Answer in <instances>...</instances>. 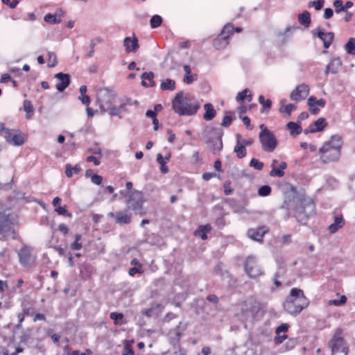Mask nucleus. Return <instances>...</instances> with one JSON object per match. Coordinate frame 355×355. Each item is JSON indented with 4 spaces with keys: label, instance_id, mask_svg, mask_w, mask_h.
Listing matches in <instances>:
<instances>
[{
    "label": "nucleus",
    "instance_id": "obj_1",
    "mask_svg": "<svg viewBox=\"0 0 355 355\" xmlns=\"http://www.w3.org/2000/svg\"><path fill=\"white\" fill-rule=\"evenodd\" d=\"M282 208L286 210L287 215L293 213L294 217L302 225H306L310 216L315 214L314 201H284Z\"/></svg>",
    "mask_w": 355,
    "mask_h": 355
},
{
    "label": "nucleus",
    "instance_id": "obj_2",
    "mask_svg": "<svg viewBox=\"0 0 355 355\" xmlns=\"http://www.w3.org/2000/svg\"><path fill=\"white\" fill-rule=\"evenodd\" d=\"M309 304V300L304 295V291L300 288H293L284 303V309L288 314L297 316Z\"/></svg>",
    "mask_w": 355,
    "mask_h": 355
},
{
    "label": "nucleus",
    "instance_id": "obj_3",
    "mask_svg": "<svg viewBox=\"0 0 355 355\" xmlns=\"http://www.w3.org/2000/svg\"><path fill=\"white\" fill-rule=\"evenodd\" d=\"M341 137L338 135H332L330 139L319 149L320 159L323 163L336 162L339 159L342 148Z\"/></svg>",
    "mask_w": 355,
    "mask_h": 355
},
{
    "label": "nucleus",
    "instance_id": "obj_4",
    "mask_svg": "<svg viewBox=\"0 0 355 355\" xmlns=\"http://www.w3.org/2000/svg\"><path fill=\"white\" fill-rule=\"evenodd\" d=\"M12 201H0V234L14 230L17 215L12 211Z\"/></svg>",
    "mask_w": 355,
    "mask_h": 355
},
{
    "label": "nucleus",
    "instance_id": "obj_5",
    "mask_svg": "<svg viewBox=\"0 0 355 355\" xmlns=\"http://www.w3.org/2000/svg\"><path fill=\"white\" fill-rule=\"evenodd\" d=\"M174 112L179 115L190 116L195 114L200 106L184 95L182 92L176 94L172 101Z\"/></svg>",
    "mask_w": 355,
    "mask_h": 355
},
{
    "label": "nucleus",
    "instance_id": "obj_6",
    "mask_svg": "<svg viewBox=\"0 0 355 355\" xmlns=\"http://www.w3.org/2000/svg\"><path fill=\"white\" fill-rule=\"evenodd\" d=\"M222 136L220 130L212 127H206L201 133L202 139L214 154L218 153L223 148Z\"/></svg>",
    "mask_w": 355,
    "mask_h": 355
},
{
    "label": "nucleus",
    "instance_id": "obj_7",
    "mask_svg": "<svg viewBox=\"0 0 355 355\" xmlns=\"http://www.w3.org/2000/svg\"><path fill=\"white\" fill-rule=\"evenodd\" d=\"M343 330L337 328L335 330L331 340L329 341V347L331 350V355H347L349 352L346 341L342 336Z\"/></svg>",
    "mask_w": 355,
    "mask_h": 355
},
{
    "label": "nucleus",
    "instance_id": "obj_8",
    "mask_svg": "<svg viewBox=\"0 0 355 355\" xmlns=\"http://www.w3.org/2000/svg\"><path fill=\"white\" fill-rule=\"evenodd\" d=\"M262 149L266 152H273L278 142L275 135L268 129L262 130L259 135Z\"/></svg>",
    "mask_w": 355,
    "mask_h": 355
},
{
    "label": "nucleus",
    "instance_id": "obj_9",
    "mask_svg": "<svg viewBox=\"0 0 355 355\" xmlns=\"http://www.w3.org/2000/svg\"><path fill=\"white\" fill-rule=\"evenodd\" d=\"M116 97V94L114 90L108 87L101 88L97 93V103L100 107L101 111L109 105L114 103Z\"/></svg>",
    "mask_w": 355,
    "mask_h": 355
},
{
    "label": "nucleus",
    "instance_id": "obj_10",
    "mask_svg": "<svg viewBox=\"0 0 355 355\" xmlns=\"http://www.w3.org/2000/svg\"><path fill=\"white\" fill-rule=\"evenodd\" d=\"M244 268L245 272L250 277L254 278L262 275L260 267L257 265L254 258L252 257H248L246 259Z\"/></svg>",
    "mask_w": 355,
    "mask_h": 355
},
{
    "label": "nucleus",
    "instance_id": "obj_11",
    "mask_svg": "<svg viewBox=\"0 0 355 355\" xmlns=\"http://www.w3.org/2000/svg\"><path fill=\"white\" fill-rule=\"evenodd\" d=\"M107 216L111 218H114L115 223L120 225H128L132 221V214L128 209L119 211L115 213L110 212Z\"/></svg>",
    "mask_w": 355,
    "mask_h": 355
},
{
    "label": "nucleus",
    "instance_id": "obj_12",
    "mask_svg": "<svg viewBox=\"0 0 355 355\" xmlns=\"http://www.w3.org/2000/svg\"><path fill=\"white\" fill-rule=\"evenodd\" d=\"M269 231L266 226H260L257 228H251L248 231V236L252 240L257 241L259 243H263V236Z\"/></svg>",
    "mask_w": 355,
    "mask_h": 355
},
{
    "label": "nucleus",
    "instance_id": "obj_13",
    "mask_svg": "<svg viewBox=\"0 0 355 355\" xmlns=\"http://www.w3.org/2000/svg\"><path fill=\"white\" fill-rule=\"evenodd\" d=\"M309 93V86L306 84H300L291 94L290 98L293 101H300L304 99Z\"/></svg>",
    "mask_w": 355,
    "mask_h": 355
},
{
    "label": "nucleus",
    "instance_id": "obj_14",
    "mask_svg": "<svg viewBox=\"0 0 355 355\" xmlns=\"http://www.w3.org/2000/svg\"><path fill=\"white\" fill-rule=\"evenodd\" d=\"M343 66V62L339 57L332 58L327 64L324 73L327 76L329 73L336 74L338 73Z\"/></svg>",
    "mask_w": 355,
    "mask_h": 355
},
{
    "label": "nucleus",
    "instance_id": "obj_15",
    "mask_svg": "<svg viewBox=\"0 0 355 355\" xmlns=\"http://www.w3.org/2000/svg\"><path fill=\"white\" fill-rule=\"evenodd\" d=\"M55 78L58 80L56 89L59 92H63L70 84L71 77L68 73L60 72L55 75Z\"/></svg>",
    "mask_w": 355,
    "mask_h": 355
},
{
    "label": "nucleus",
    "instance_id": "obj_16",
    "mask_svg": "<svg viewBox=\"0 0 355 355\" xmlns=\"http://www.w3.org/2000/svg\"><path fill=\"white\" fill-rule=\"evenodd\" d=\"M5 138L6 141L15 146H21L24 143V139L20 133H14L9 130H5Z\"/></svg>",
    "mask_w": 355,
    "mask_h": 355
},
{
    "label": "nucleus",
    "instance_id": "obj_17",
    "mask_svg": "<svg viewBox=\"0 0 355 355\" xmlns=\"http://www.w3.org/2000/svg\"><path fill=\"white\" fill-rule=\"evenodd\" d=\"M345 224V220L342 214L334 215V223L329 225L327 230L329 234H335Z\"/></svg>",
    "mask_w": 355,
    "mask_h": 355
},
{
    "label": "nucleus",
    "instance_id": "obj_18",
    "mask_svg": "<svg viewBox=\"0 0 355 355\" xmlns=\"http://www.w3.org/2000/svg\"><path fill=\"white\" fill-rule=\"evenodd\" d=\"M144 201H128V208L135 211V214L144 215L147 210L143 207Z\"/></svg>",
    "mask_w": 355,
    "mask_h": 355
},
{
    "label": "nucleus",
    "instance_id": "obj_19",
    "mask_svg": "<svg viewBox=\"0 0 355 355\" xmlns=\"http://www.w3.org/2000/svg\"><path fill=\"white\" fill-rule=\"evenodd\" d=\"M318 37L323 42L324 47L328 49L332 43L334 34L332 32L324 33L321 30H319Z\"/></svg>",
    "mask_w": 355,
    "mask_h": 355
},
{
    "label": "nucleus",
    "instance_id": "obj_20",
    "mask_svg": "<svg viewBox=\"0 0 355 355\" xmlns=\"http://www.w3.org/2000/svg\"><path fill=\"white\" fill-rule=\"evenodd\" d=\"M123 44L125 47L126 52H135L139 47L138 44V40L136 37L131 39L129 37H127L123 40Z\"/></svg>",
    "mask_w": 355,
    "mask_h": 355
},
{
    "label": "nucleus",
    "instance_id": "obj_21",
    "mask_svg": "<svg viewBox=\"0 0 355 355\" xmlns=\"http://www.w3.org/2000/svg\"><path fill=\"white\" fill-rule=\"evenodd\" d=\"M287 168V164L286 162H282L279 166L275 168H272L271 171L269 172V175L270 177H277L282 178L284 176L285 173L284 170Z\"/></svg>",
    "mask_w": 355,
    "mask_h": 355
},
{
    "label": "nucleus",
    "instance_id": "obj_22",
    "mask_svg": "<svg viewBox=\"0 0 355 355\" xmlns=\"http://www.w3.org/2000/svg\"><path fill=\"white\" fill-rule=\"evenodd\" d=\"M234 152L239 159L243 158L246 155V148L244 145L241 143L240 135H236V144L234 148Z\"/></svg>",
    "mask_w": 355,
    "mask_h": 355
},
{
    "label": "nucleus",
    "instance_id": "obj_23",
    "mask_svg": "<svg viewBox=\"0 0 355 355\" xmlns=\"http://www.w3.org/2000/svg\"><path fill=\"white\" fill-rule=\"evenodd\" d=\"M205 113L203 119L207 121L212 120L216 116V111L211 103H207L204 105Z\"/></svg>",
    "mask_w": 355,
    "mask_h": 355
},
{
    "label": "nucleus",
    "instance_id": "obj_24",
    "mask_svg": "<svg viewBox=\"0 0 355 355\" xmlns=\"http://www.w3.org/2000/svg\"><path fill=\"white\" fill-rule=\"evenodd\" d=\"M230 38V35H225L224 37L221 35H219L213 42V45L216 49H222L225 48L228 44V39Z\"/></svg>",
    "mask_w": 355,
    "mask_h": 355
},
{
    "label": "nucleus",
    "instance_id": "obj_25",
    "mask_svg": "<svg viewBox=\"0 0 355 355\" xmlns=\"http://www.w3.org/2000/svg\"><path fill=\"white\" fill-rule=\"evenodd\" d=\"M18 256L19 261L22 265L27 266L29 264L31 254L28 248L26 247L21 248L18 252Z\"/></svg>",
    "mask_w": 355,
    "mask_h": 355
},
{
    "label": "nucleus",
    "instance_id": "obj_26",
    "mask_svg": "<svg viewBox=\"0 0 355 355\" xmlns=\"http://www.w3.org/2000/svg\"><path fill=\"white\" fill-rule=\"evenodd\" d=\"M141 78L142 80L141 85L144 87H154L155 85V83L153 80L154 79V73L153 72H144L141 76Z\"/></svg>",
    "mask_w": 355,
    "mask_h": 355
},
{
    "label": "nucleus",
    "instance_id": "obj_27",
    "mask_svg": "<svg viewBox=\"0 0 355 355\" xmlns=\"http://www.w3.org/2000/svg\"><path fill=\"white\" fill-rule=\"evenodd\" d=\"M327 123L324 119L320 118L310 125V131L312 133L322 131L326 126Z\"/></svg>",
    "mask_w": 355,
    "mask_h": 355
},
{
    "label": "nucleus",
    "instance_id": "obj_28",
    "mask_svg": "<svg viewBox=\"0 0 355 355\" xmlns=\"http://www.w3.org/2000/svg\"><path fill=\"white\" fill-rule=\"evenodd\" d=\"M181 324H182V322H180L179 324L174 329V331H175V337L171 338L170 343H171V344H172L173 345H175L176 344H179L180 339L182 334V331H184L186 329V327H183L182 329H181Z\"/></svg>",
    "mask_w": 355,
    "mask_h": 355
},
{
    "label": "nucleus",
    "instance_id": "obj_29",
    "mask_svg": "<svg viewBox=\"0 0 355 355\" xmlns=\"http://www.w3.org/2000/svg\"><path fill=\"white\" fill-rule=\"evenodd\" d=\"M102 113L107 112L111 116H117L121 118V112L119 111V107L114 105L113 103L109 105L107 107L101 111Z\"/></svg>",
    "mask_w": 355,
    "mask_h": 355
},
{
    "label": "nucleus",
    "instance_id": "obj_30",
    "mask_svg": "<svg viewBox=\"0 0 355 355\" xmlns=\"http://www.w3.org/2000/svg\"><path fill=\"white\" fill-rule=\"evenodd\" d=\"M211 229L210 225L207 224L205 225H201L198 227V229L195 232L196 235H198L201 237L202 239L205 240L207 238V233L209 232Z\"/></svg>",
    "mask_w": 355,
    "mask_h": 355
},
{
    "label": "nucleus",
    "instance_id": "obj_31",
    "mask_svg": "<svg viewBox=\"0 0 355 355\" xmlns=\"http://www.w3.org/2000/svg\"><path fill=\"white\" fill-rule=\"evenodd\" d=\"M285 102H286V100H282L280 101L282 106L279 108V112H285L288 114V116H290L292 111H293L296 109V105L294 104H291V103L288 104V105H284Z\"/></svg>",
    "mask_w": 355,
    "mask_h": 355
},
{
    "label": "nucleus",
    "instance_id": "obj_32",
    "mask_svg": "<svg viewBox=\"0 0 355 355\" xmlns=\"http://www.w3.org/2000/svg\"><path fill=\"white\" fill-rule=\"evenodd\" d=\"M81 171L80 166L76 164L74 166H71L69 164H66L65 174L67 177L71 178L73 174H78Z\"/></svg>",
    "mask_w": 355,
    "mask_h": 355
},
{
    "label": "nucleus",
    "instance_id": "obj_33",
    "mask_svg": "<svg viewBox=\"0 0 355 355\" xmlns=\"http://www.w3.org/2000/svg\"><path fill=\"white\" fill-rule=\"evenodd\" d=\"M160 88L162 90H171L173 91L175 89V82L170 78H167L162 81L160 85Z\"/></svg>",
    "mask_w": 355,
    "mask_h": 355
},
{
    "label": "nucleus",
    "instance_id": "obj_34",
    "mask_svg": "<svg viewBox=\"0 0 355 355\" xmlns=\"http://www.w3.org/2000/svg\"><path fill=\"white\" fill-rule=\"evenodd\" d=\"M287 128L290 130L291 135H297L302 132V128L299 124L295 122H289L287 124Z\"/></svg>",
    "mask_w": 355,
    "mask_h": 355
},
{
    "label": "nucleus",
    "instance_id": "obj_35",
    "mask_svg": "<svg viewBox=\"0 0 355 355\" xmlns=\"http://www.w3.org/2000/svg\"><path fill=\"white\" fill-rule=\"evenodd\" d=\"M60 201H52L53 205L55 208V210L60 214L62 216H67L71 217V214L67 213L66 207H62L60 205Z\"/></svg>",
    "mask_w": 355,
    "mask_h": 355
},
{
    "label": "nucleus",
    "instance_id": "obj_36",
    "mask_svg": "<svg viewBox=\"0 0 355 355\" xmlns=\"http://www.w3.org/2000/svg\"><path fill=\"white\" fill-rule=\"evenodd\" d=\"M298 21L302 25H309L311 23V15L308 11H304L298 15Z\"/></svg>",
    "mask_w": 355,
    "mask_h": 355
},
{
    "label": "nucleus",
    "instance_id": "obj_37",
    "mask_svg": "<svg viewBox=\"0 0 355 355\" xmlns=\"http://www.w3.org/2000/svg\"><path fill=\"white\" fill-rule=\"evenodd\" d=\"M345 50L348 54L355 55V39L351 37L345 45Z\"/></svg>",
    "mask_w": 355,
    "mask_h": 355
},
{
    "label": "nucleus",
    "instance_id": "obj_38",
    "mask_svg": "<svg viewBox=\"0 0 355 355\" xmlns=\"http://www.w3.org/2000/svg\"><path fill=\"white\" fill-rule=\"evenodd\" d=\"M232 112H230V111H225V116L222 120V122H221V125L223 127H229L232 121H233V116H232Z\"/></svg>",
    "mask_w": 355,
    "mask_h": 355
},
{
    "label": "nucleus",
    "instance_id": "obj_39",
    "mask_svg": "<svg viewBox=\"0 0 355 355\" xmlns=\"http://www.w3.org/2000/svg\"><path fill=\"white\" fill-rule=\"evenodd\" d=\"M162 308V306L161 304H153L150 308L142 311V314L147 317H151L154 314V311H155V309H161Z\"/></svg>",
    "mask_w": 355,
    "mask_h": 355
},
{
    "label": "nucleus",
    "instance_id": "obj_40",
    "mask_svg": "<svg viewBox=\"0 0 355 355\" xmlns=\"http://www.w3.org/2000/svg\"><path fill=\"white\" fill-rule=\"evenodd\" d=\"M44 20L45 22L52 24H60L61 22L60 18H58L56 15H53L51 13L46 14L44 17Z\"/></svg>",
    "mask_w": 355,
    "mask_h": 355
},
{
    "label": "nucleus",
    "instance_id": "obj_41",
    "mask_svg": "<svg viewBox=\"0 0 355 355\" xmlns=\"http://www.w3.org/2000/svg\"><path fill=\"white\" fill-rule=\"evenodd\" d=\"M110 317L114 321V324L120 325L122 324V320L124 316L122 313L112 312Z\"/></svg>",
    "mask_w": 355,
    "mask_h": 355
},
{
    "label": "nucleus",
    "instance_id": "obj_42",
    "mask_svg": "<svg viewBox=\"0 0 355 355\" xmlns=\"http://www.w3.org/2000/svg\"><path fill=\"white\" fill-rule=\"evenodd\" d=\"M259 103L263 105V109L261 112H264V110H270L272 105V101L270 99L266 100L263 95H260L258 98Z\"/></svg>",
    "mask_w": 355,
    "mask_h": 355
},
{
    "label": "nucleus",
    "instance_id": "obj_43",
    "mask_svg": "<svg viewBox=\"0 0 355 355\" xmlns=\"http://www.w3.org/2000/svg\"><path fill=\"white\" fill-rule=\"evenodd\" d=\"M24 109L26 112V118L31 119L33 114V107L32 103L29 101H24Z\"/></svg>",
    "mask_w": 355,
    "mask_h": 355
},
{
    "label": "nucleus",
    "instance_id": "obj_44",
    "mask_svg": "<svg viewBox=\"0 0 355 355\" xmlns=\"http://www.w3.org/2000/svg\"><path fill=\"white\" fill-rule=\"evenodd\" d=\"M157 162L160 164L161 172L162 173H166L168 171L167 167L165 166L166 162L160 153L157 155Z\"/></svg>",
    "mask_w": 355,
    "mask_h": 355
},
{
    "label": "nucleus",
    "instance_id": "obj_45",
    "mask_svg": "<svg viewBox=\"0 0 355 355\" xmlns=\"http://www.w3.org/2000/svg\"><path fill=\"white\" fill-rule=\"evenodd\" d=\"M132 105V101L130 98L121 99L120 105L118 106L119 111L121 112H127V106Z\"/></svg>",
    "mask_w": 355,
    "mask_h": 355
},
{
    "label": "nucleus",
    "instance_id": "obj_46",
    "mask_svg": "<svg viewBox=\"0 0 355 355\" xmlns=\"http://www.w3.org/2000/svg\"><path fill=\"white\" fill-rule=\"evenodd\" d=\"M162 17L157 15H153L150 20V26L153 28L159 27L162 24Z\"/></svg>",
    "mask_w": 355,
    "mask_h": 355
},
{
    "label": "nucleus",
    "instance_id": "obj_47",
    "mask_svg": "<svg viewBox=\"0 0 355 355\" xmlns=\"http://www.w3.org/2000/svg\"><path fill=\"white\" fill-rule=\"evenodd\" d=\"M82 238V235L80 234H76L75 235V241L71 245V248L73 250H80L83 247V245L81 243H80V241Z\"/></svg>",
    "mask_w": 355,
    "mask_h": 355
},
{
    "label": "nucleus",
    "instance_id": "obj_48",
    "mask_svg": "<svg viewBox=\"0 0 355 355\" xmlns=\"http://www.w3.org/2000/svg\"><path fill=\"white\" fill-rule=\"evenodd\" d=\"M57 57L53 52L48 53V67H53L57 64Z\"/></svg>",
    "mask_w": 355,
    "mask_h": 355
},
{
    "label": "nucleus",
    "instance_id": "obj_49",
    "mask_svg": "<svg viewBox=\"0 0 355 355\" xmlns=\"http://www.w3.org/2000/svg\"><path fill=\"white\" fill-rule=\"evenodd\" d=\"M315 100V97L310 96L308 98L307 104L309 106V111L311 113L316 114L319 112V109L315 107L313 101Z\"/></svg>",
    "mask_w": 355,
    "mask_h": 355
},
{
    "label": "nucleus",
    "instance_id": "obj_50",
    "mask_svg": "<svg viewBox=\"0 0 355 355\" xmlns=\"http://www.w3.org/2000/svg\"><path fill=\"white\" fill-rule=\"evenodd\" d=\"M324 0H316L309 1L308 6L309 8L314 7L316 10H320L324 6Z\"/></svg>",
    "mask_w": 355,
    "mask_h": 355
},
{
    "label": "nucleus",
    "instance_id": "obj_51",
    "mask_svg": "<svg viewBox=\"0 0 355 355\" xmlns=\"http://www.w3.org/2000/svg\"><path fill=\"white\" fill-rule=\"evenodd\" d=\"M214 271L215 274L220 277H223L224 273L227 272V271L224 270V264L222 262H219L214 266Z\"/></svg>",
    "mask_w": 355,
    "mask_h": 355
},
{
    "label": "nucleus",
    "instance_id": "obj_52",
    "mask_svg": "<svg viewBox=\"0 0 355 355\" xmlns=\"http://www.w3.org/2000/svg\"><path fill=\"white\" fill-rule=\"evenodd\" d=\"M333 6L335 8L336 13L338 14L341 12H345L344 5L342 0H335L333 2Z\"/></svg>",
    "mask_w": 355,
    "mask_h": 355
},
{
    "label": "nucleus",
    "instance_id": "obj_53",
    "mask_svg": "<svg viewBox=\"0 0 355 355\" xmlns=\"http://www.w3.org/2000/svg\"><path fill=\"white\" fill-rule=\"evenodd\" d=\"M271 193V187L268 185L261 186L258 190L260 196H267Z\"/></svg>",
    "mask_w": 355,
    "mask_h": 355
},
{
    "label": "nucleus",
    "instance_id": "obj_54",
    "mask_svg": "<svg viewBox=\"0 0 355 355\" xmlns=\"http://www.w3.org/2000/svg\"><path fill=\"white\" fill-rule=\"evenodd\" d=\"M250 166L254 168L261 171L263 168V163L259 162L257 159L252 158L250 162Z\"/></svg>",
    "mask_w": 355,
    "mask_h": 355
},
{
    "label": "nucleus",
    "instance_id": "obj_55",
    "mask_svg": "<svg viewBox=\"0 0 355 355\" xmlns=\"http://www.w3.org/2000/svg\"><path fill=\"white\" fill-rule=\"evenodd\" d=\"M225 202H227L229 204V205L232 207V209H234V211L236 213H243L245 210L244 206H241V205L237 206L236 205L237 201H225Z\"/></svg>",
    "mask_w": 355,
    "mask_h": 355
},
{
    "label": "nucleus",
    "instance_id": "obj_56",
    "mask_svg": "<svg viewBox=\"0 0 355 355\" xmlns=\"http://www.w3.org/2000/svg\"><path fill=\"white\" fill-rule=\"evenodd\" d=\"M234 33V28L230 24H226L223 29L222 30L220 35H223V37L227 35H230V37Z\"/></svg>",
    "mask_w": 355,
    "mask_h": 355
},
{
    "label": "nucleus",
    "instance_id": "obj_57",
    "mask_svg": "<svg viewBox=\"0 0 355 355\" xmlns=\"http://www.w3.org/2000/svg\"><path fill=\"white\" fill-rule=\"evenodd\" d=\"M23 307V313L25 315H31L34 313V309L31 306H28L24 302L21 303Z\"/></svg>",
    "mask_w": 355,
    "mask_h": 355
},
{
    "label": "nucleus",
    "instance_id": "obj_58",
    "mask_svg": "<svg viewBox=\"0 0 355 355\" xmlns=\"http://www.w3.org/2000/svg\"><path fill=\"white\" fill-rule=\"evenodd\" d=\"M144 270H142V266L139 265V266H135L130 268L128 270V274L130 276H134L137 273L142 274Z\"/></svg>",
    "mask_w": 355,
    "mask_h": 355
},
{
    "label": "nucleus",
    "instance_id": "obj_59",
    "mask_svg": "<svg viewBox=\"0 0 355 355\" xmlns=\"http://www.w3.org/2000/svg\"><path fill=\"white\" fill-rule=\"evenodd\" d=\"M289 327L290 326H289L288 324L283 323V324H282L281 325H279V327H277V329L275 330V334H279L282 332L285 333V332L288 331Z\"/></svg>",
    "mask_w": 355,
    "mask_h": 355
},
{
    "label": "nucleus",
    "instance_id": "obj_60",
    "mask_svg": "<svg viewBox=\"0 0 355 355\" xmlns=\"http://www.w3.org/2000/svg\"><path fill=\"white\" fill-rule=\"evenodd\" d=\"M91 181L96 185H100L102 183L103 178L101 175L94 174L92 175Z\"/></svg>",
    "mask_w": 355,
    "mask_h": 355
},
{
    "label": "nucleus",
    "instance_id": "obj_61",
    "mask_svg": "<svg viewBox=\"0 0 355 355\" xmlns=\"http://www.w3.org/2000/svg\"><path fill=\"white\" fill-rule=\"evenodd\" d=\"M277 335V336H276L274 338V342L276 345H279L282 343L287 338V336L285 334L282 336H280L279 334Z\"/></svg>",
    "mask_w": 355,
    "mask_h": 355
},
{
    "label": "nucleus",
    "instance_id": "obj_62",
    "mask_svg": "<svg viewBox=\"0 0 355 355\" xmlns=\"http://www.w3.org/2000/svg\"><path fill=\"white\" fill-rule=\"evenodd\" d=\"M78 99L84 104V105H89V103H90V97L87 95V94H84V95H80L79 97H78Z\"/></svg>",
    "mask_w": 355,
    "mask_h": 355
},
{
    "label": "nucleus",
    "instance_id": "obj_63",
    "mask_svg": "<svg viewBox=\"0 0 355 355\" xmlns=\"http://www.w3.org/2000/svg\"><path fill=\"white\" fill-rule=\"evenodd\" d=\"M248 89H245L243 91L239 92L236 96L237 101H243L246 98V94L248 93Z\"/></svg>",
    "mask_w": 355,
    "mask_h": 355
},
{
    "label": "nucleus",
    "instance_id": "obj_64",
    "mask_svg": "<svg viewBox=\"0 0 355 355\" xmlns=\"http://www.w3.org/2000/svg\"><path fill=\"white\" fill-rule=\"evenodd\" d=\"M124 350L125 352H123L122 355H134V350L130 345H125L124 346Z\"/></svg>",
    "mask_w": 355,
    "mask_h": 355
}]
</instances>
